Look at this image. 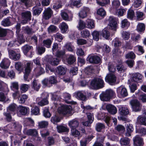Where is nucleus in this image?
Instances as JSON below:
<instances>
[{
  "label": "nucleus",
  "mask_w": 146,
  "mask_h": 146,
  "mask_svg": "<svg viewBox=\"0 0 146 146\" xmlns=\"http://www.w3.org/2000/svg\"><path fill=\"white\" fill-rule=\"evenodd\" d=\"M90 86L92 88L97 90L104 87V82L102 79L99 78H96L91 81Z\"/></svg>",
  "instance_id": "f257e3e1"
},
{
  "label": "nucleus",
  "mask_w": 146,
  "mask_h": 146,
  "mask_svg": "<svg viewBox=\"0 0 146 146\" xmlns=\"http://www.w3.org/2000/svg\"><path fill=\"white\" fill-rule=\"evenodd\" d=\"M115 95L114 92L111 90H107L105 92H102L100 95L101 100L103 101H108L111 97Z\"/></svg>",
  "instance_id": "f03ea898"
},
{
  "label": "nucleus",
  "mask_w": 146,
  "mask_h": 146,
  "mask_svg": "<svg viewBox=\"0 0 146 146\" xmlns=\"http://www.w3.org/2000/svg\"><path fill=\"white\" fill-rule=\"evenodd\" d=\"M72 109L70 106L62 105L59 107L58 109V112L64 115H71Z\"/></svg>",
  "instance_id": "7ed1b4c3"
},
{
  "label": "nucleus",
  "mask_w": 146,
  "mask_h": 146,
  "mask_svg": "<svg viewBox=\"0 0 146 146\" xmlns=\"http://www.w3.org/2000/svg\"><path fill=\"white\" fill-rule=\"evenodd\" d=\"M130 104L133 111L138 112L141 110L142 104L138 100L135 99L131 100Z\"/></svg>",
  "instance_id": "20e7f679"
},
{
  "label": "nucleus",
  "mask_w": 146,
  "mask_h": 146,
  "mask_svg": "<svg viewBox=\"0 0 146 146\" xmlns=\"http://www.w3.org/2000/svg\"><path fill=\"white\" fill-rule=\"evenodd\" d=\"M108 26L110 29L116 31L117 27L118 20L114 17L110 16L108 19Z\"/></svg>",
  "instance_id": "39448f33"
},
{
  "label": "nucleus",
  "mask_w": 146,
  "mask_h": 146,
  "mask_svg": "<svg viewBox=\"0 0 146 146\" xmlns=\"http://www.w3.org/2000/svg\"><path fill=\"white\" fill-rule=\"evenodd\" d=\"M21 15L22 19L21 23L23 24L27 23L28 21L31 20V15L30 11L23 12L21 13Z\"/></svg>",
  "instance_id": "423d86ee"
},
{
  "label": "nucleus",
  "mask_w": 146,
  "mask_h": 146,
  "mask_svg": "<svg viewBox=\"0 0 146 146\" xmlns=\"http://www.w3.org/2000/svg\"><path fill=\"white\" fill-rule=\"evenodd\" d=\"M117 92L118 96L120 98H124L128 95V93L126 89L122 86L117 88Z\"/></svg>",
  "instance_id": "0eeeda50"
},
{
  "label": "nucleus",
  "mask_w": 146,
  "mask_h": 146,
  "mask_svg": "<svg viewBox=\"0 0 146 146\" xmlns=\"http://www.w3.org/2000/svg\"><path fill=\"white\" fill-rule=\"evenodd\" d=\"M53 14V11L50 7L46 8L43 13V18L45 20H48L51 17Z\"/></svg>",
  "instance_id": "6e6552de"
},
{
  "label": "nucleus",
  "mask_w": 146,
  "mask_h": 146,
  "mask_svg": "<svg viewBox=\"0 0 146 146\" xmlns=\"http://www.w3.org/2000/svg\"><path fill=\"white\" fill-rule=\"evenodd\" d=\"M106 81L110 84L115 83L116 80V77L115 75L112 73H110L108 74L105 78Z\"/></svg>",
  "instance_id": "1a4fd4ad"
},
{
  "label": "nucleus",
  "mask_w": 146,
  "mask_h": 146,
  "mask_svg": "<svg viewBox=\"0 0 146 146\" xmlns=\"http://www.w3.org/2000/svg\"><path fill=\"white\" fill-rule=\"evenodd\" d=\"M17 114L19 115H25L27 114L29 111L28 107L20 106L18 108Z\"/></svg>",
  "instance_id": "9d476101"
},
{
  "label": "nucleus",
  "mask_w": 146,
  "mask_h": 146,
  "mask_svg": "<svg viewBox=\"0 0 146 146\" xmlns=\"http://www.w3.org/2000/svg\"><path fill=\"white\" fill-rule=\"evenodd\" d=\"M8 52L10 58L13 60H18L20 58L21 56L19 54L17 53L13 50H9Z\"/></svg>",
  "instance_id": "9b49d317"
},
{
  "label": "nucleus",
  "mask_w": 146,
  "mask_h": 146,
  "mask_svg": "<svg viewBox=\"0 0 146 146\" xmlns=\"http://www.w3.org/2000/svg\"><path fill=\"white\" fill-rule=\"evenodd\" d=\"M90 63L98 64L100 61V58L96 55H89L87 58Z\"/></svg>",
  "instance_id": "f8f14e48"
},
{
  "label": "nucleus",
  "mask_w": 146,
  "mask_h": 146,
  "mask_svg": "<svg viewBox=\"0 0 146 146\" xmlns=\"http://www.w3.org/2000/svg\"><path fill=\"white\" fill-rule=\"evenodd\" d=\"M133 141L136 146H142L144 144L142 139L138 135H136L133 138Z\"/></svg>",
  "instance_id": "ddd939ff"
},
{
  "label": "nucleus",
  "mask_w": 146,
  "mask_h": 146,
  "mask_svg": "<svg viewBox=\"0 0 146 146\" xmlns=\"http://www.w3.org/2000/svg\"><path fill=\"white\" fill-rule=\"evenodd\" d=\"M31 63L28 62L27 64L26 67L25 69L24 79L25 80H27L31 70V68L30 66Z\"/></svg>",
  "instance_id": "4468645a"
},
{
  "label": "nucleus",
  "mask_w": 146,
  "mask_h": 146,
  "mask_svg": "<svg viewBox=\"0 0 146 146\" xmlns=\"http://www.w3.org/2000/svg\"><path fill=\"white\" fill-rule=\"evenodd\" d=\"M90 11L89 9L87 7L83 8L79 13V16L82 19L86 17Z\"/></svg>",
  "instance_id": "2eb2a0df"
},
{
  "label": "nucleus",
  "mask_w": 146,
  "mask_h": 146,
  "mask_svg": "<svg viewBox=\"0 0 146 146\" xmlns=\"http://www.w3.org/2000/svg\"><path fill=\"white\" fill-rule=\"evenodd\" d=\"M106 108L109 113L112 114H114L117 112V110L114 106L111 104H108Z\"/></svg>",
  "instance_id": "dca6fc26"
},
{
  "label": "nucleus",
  "mask_w": 146,
  "mask_h": 146,
  "mask_svg": "<svg viewBox=\"0 0 146 146\" xmlns=\"http://www.w3.org/2000/svg\"><path fill=\"white\" fill-rule=\"evenodd\" d=\"M76 97L78 99L82 101H85L87 100V97L82 91H79L75 93Z\"/></svg>",
  "instance_id": "f3484780"
},
{
  "label": "nucleus",
  "mask_w": 146,
  "mask_h": 146,
  "mask_svg": "<svg viewBox=\"0 0 146 146\" xmlns=\"http://www.w3.org/2000/svg\"><path fill=\"white\" fill-rule=\"evenodd\" d=\"M68 125L71 129L76 128L79 125V122L76 119L72 120L68 122Z\"/></svg>",
  "instance_id": "a211bd4d"
},
{
  "label": "nucleus",
  "mask_w": 146,
  "mask_h": 146,
  "mask_svg": "<svg viewBox=\"0 0 146 146\" xmlns=\"http://www.w3.org/2000/svg\"><path fill=\"white\" fill-rule=\"evenodd\" d=\"M10 64L9 61L7 58L4 59L0 64L1 67L3 69L7 68Z\"/></svg>",
  "instance_id": "6ab92c4d"
},
{
  "label": "nucleus",
  "mask_w": 146,
  "mask_h": 146,
  "mask_svg": "<svg viewBox=\"0 0 146 146\" xmlns=\"http://www.w3.org/2000/svg\"><path fill=\"white\" fill-rule=\"evenodd\" d=\"M142 75L139 73L133 74L132 75L131 81L135 82H138L142 79Z\"/></svg>",
  "instance_id": "aec40b11"
},
{
  "label": "nucleus",
  "mask_w": 146,
  "mask_h": 146,
  "mask_svg": "<svg viewBox=\"0 0 146 146\" xmlns=\"http://www.w3.org/2000/svg\"><path fill=\"white\" fill-rule=\"evenodd\" d=\"M133 125L130 124L127 125L126 127V132L125 135L127 136H130L131 135V133L133 132Z\"/></svg>",
  "instance_id": "412c9836"
},
{
  "label": "nucleus",
  "mask_w": 146,
  "mask_h": 146,
  "mask_svg": "<svg viewBox=\"0 0 146 146\" xmlns=\"http://www.w3.org/2000/svg\"><path fill=\"white\" fill-rule=\"evenodd\" d=\"M57 130L59 133L68 132L69 129L66 127L60 125L57 126Z\"/></svg>",
  "instance_id": "4be33fe9"
},
{
  "label": "nucleus",
  "mask_w": 146,
  "mask_h": 146,
  "mask_svg": "<svg viewBox=\"0 0 146 146\" xmlns=\"http://www.w3.org/2000/svg\"><path fill=\"white\" fill-rule=\"evenodd\" d=\"M60 15L63 19L65 21H70L72 20V17H69L67 13L63 11H61Z\"/></svg>",
  "instance_id": "5701e85b"
},
{
  "label": "nucleus",
  "mask_w": 146,
  "mask_h": 146,
  "mask_svg": "<svg viewBox=\"0 0 146 146\" xmlns=\"http://www.w3.org/2000/svg\"><path fill=\"white\" fill-rule=\"evenodd\" d=\"M86 28L89 29H92L95 27L94 21L90 19H88L86 20Z\"/></svg>",
  "instance_id": "b1692460"
},
{
  "label": "nucleus",
  "mask_w": 146,
  "mask_h": 146,
  "mask_svg": "<svg viewBox=\"0 0 146 146\" xmlns=\"http://www.w3.org/2000/svg\"><path fill=\"white\" fill-rule=\"evenodd\" d=\"M119 113L122 115H125L128 114L129 110L127 107H121L119 109Z\"/></svg>",
  "instance_id": "393cba45"
},
{
  "label": "nucleus",
  "mask_w": 146,
  "mask_h": 146,
  "mask_svg": "<svg viewBox=\"0 0 146 146\" xmlns=\"http://www.w3.org/2000/svg\"><path fill=\"white\" fill-rule=\"evenodd\" d=\"M96 1L97 4L102 6H106L110 3V0H96Z\"/></svg>",
  "instance_id": "a878e982"
},
{
  "label": "nucleus",
  "mask_w": 146,
  "mask_h": 146,
  "mask_svg": "<svg viewBox=\"0 0 146 146\" xmlns=\"http://www.w3.org/2000/svg\"><path fill=\"white\" fill-rule=\"evenodd\" d=\"M77 27L79 30H81L86 27V25L83 21L80 20Z\"/></svg>",
  "instance_id": "bb28decb"
},
{
  "label": "nucleus",
  "mask_w": 146,
  "mask_h": 146,
  "mask_svg": "<svg viewBox=\"0 0 146 146\" xmlns=\"http://www.w3.org/2000/svg\"><path fill=\"white\" fill-rule=\"evenodd\" d=\"M17 108V106L15 104H12L7 107V110L8 112H14L16 110Z\"/></svg>",
  "instance_id": "cd10ccee"
},
{
  "label": "nucleus",
  "mask_w": 146,
  "mask_h": 146,
  "mask_svg": "<svg viewBox=\"0 0 146 146\" xmlns=\"http://www.w3.org/2000/svg\"><path fill=\"white\" fill-rule=\"evenodd\" d=\"M145 25L143 23H139L137 26L136 30L139 32H142L145 30Z\"/></svg>",
  "instance_id": "c85d7f7f"
},
{
  "label": "nucleus",
  "mask_w": 146,
  "mask_h": 146,
  "mask_svg": "<svg viewBox=\"0 0 146 146\" xmlns=\"http://www.w3.org/2000/svg\"><path fill=\"white\" fill-rule=\"evenodd\" d=\"M64 47L68 51L72 52L74 50V46L71 42H67L64 45Z\"/></svg>",
  "instance_id": "c756f323"
},
{
  "label": "nucleus",
  "mask_w": 146,
  "mask_h": 146,
  "mask_svg": "<svg viewBox=\"0 0 146 146\" xmlns=\"http://www.w3.org/2000/svg\"><path fill=\"white\" fill-rule=\"evenodd\" d=\"M137 121L139 123L146 125V117L139 116L137 118Z\"/></svg>",
  "instance_id": "7c9ffc66"
},
{
  "label": "nucleus",
  "mask_w": 146,
  "mask_h": 146,
  "mask_svg": "<svg viewBox=\"0 0 146 146\" xmlns=\"http://www.w3.org/2000/svg\"><path fill=\"white\" fill-rule=\"evenodd\" d=\"M58 72L60 75H63L66 74V69L61 66H59L57 67Z\"/></svg>",
  "instance_id": "2f4dec72"
},
{
  "label": "nucleus",
  "mask_w": 146,
  "mask_h": 146,
  "mask_svg": "<svg viewBox=\"0 0 146 146\" xmlns=\"http://www.w3.org/2000/svg\"><path fill=\"white\" fill-rule=\"evenodd\" d=\"M27 134L32 136H35L38 134V131L36 129H29L26 131Z\"/></svg>",
  "instance_id": "473e14b6"
},
{
  "label": "nucleus",
  "mask_w": 146,
  "mask_h": 146,
  "mask_svg": "<svg viewBox=\"0 0 146 146\" xmlns=\"http://www.w3.org/2000/svg\"><path fill=\"white\" fill-rule=\"evenodd\" d=\"M17 40L20 44L24 43L25 40L24 38L23 35L22 33H17Z\"/></svg>",
  "instance_id": "72a5a7b5"
},
{
  "label": "nucleus",
  "mask_w": 146,
  "mask_h": 146,
  "mask_svg": "<svg viewBox=\"0 0 146 146\" xmlns=\"http://www.w3.org/2000/svg\"><path fill=\"white\" fill-rule=\"evenodd\" d=\"M31 114L35 115H37L40 113V110L39 108L36 106L33 108L31 111Z\"/></svg>",
  "instance_id": "f704fd0d"
},
{
  "label": "nucleus",
  "mask_w": 146,
  "mask_h": 146,
  "mask_svg": "<svg viewBox=\"0 0 146 146\" xmlns=\"http://www.w3.org/2000/svg\"><path fill=\"white\" fill-rule=\"evenodd\" d=\"M95 128L97 131L100 132L102 129L105 128V125L102 123H98L96 124Z\"/></svg>",
  "instance_id": "c9c22d12"
},
{
  "label": "nucleus",
  "mask_w": 146,
  "mask_h": 146,
  "mask_svg": "<svg viewBox=\"0 0 146 146\" xmlns=\"http://www.w3.org/2000/svg\"><path fill=\"white\" fill-rule=\"evenodd\" d=\"M40 86V85L38 83L36 80H34L32 82V88L36 91H38Z\"/></svg>",
  "instance_id": "e433bc0d"
},
{
  "label": "nucleus",
  "mask_w": 146,
  "mask_h": 146,
  "mask_svg": "<svg viewBox=\"0 0 146 146\" xmlns=\"http://www.w3.org/2000/svg\"><path fill=\"white\" fill-rule=\"evenodd\" d=\"M60 29L62 33H64L67 31L68 26L64 22H62L60 25Z\"/></svg>",
  "instance_id": "4c0bfd02"
},
{
  "label": "nucleus",
  "mask_w": 146,
  "mask_h": 146,
  "mask_svg": "<svg viewBox=\"0 0 146 146\" xmlns=\"http://www.w3.org/2000/svg\"><path fill=\"white\" fill-rule=\"evenodd\" d=\"M15 68L19 71H21L23 69V63L20 62H17L15 63Z\"/></svg>",
  "instance_id": "58836bf2"
},
{
  "label": "nucleus",
  "mask_w": 146,
  "mask_h": 146,
  "mask_svg": "<svg viewBox=\"0 0 146 146\" xmlns=\"http://www.w3.org/2000/svg\"><path fill=\"white\" fill-rule=\"evenodd\" d=\"M130 140L129 139L126 138H123L120 140V142L122 145H126L129 144Z\"/></svg>",
  "instance_id": "ea45409f"
},
{
  "label": "nucleus",
  "mask_w": 146,
  "mask_h": 146,
  "mask_svg": "<svg viewBox=\"0 0 146 146\" xmlns=\"http://www.w3.org/2000/svg\"><path fill=\"white\" fill-rule=\"evenodd\" d=\"M11 23L9 19V17H7L3 20L1 22V25L5 27L9 26L10 25Z\"/></svg>",
  "instance_id": "a19ab883"
},
{
  "label": "nucleus",
  "mask_w": 146,
  "mask_h": 146,
  "mask_svg": "<svg viewBox=\"0 0 146 146\" xmlns=\"http://www.w3.org/2000/svg\"><path fill=\"white\" fill-rule=\"evenodd\" d=\"M81 33L82 37L84 38L88 37L90 35V32L87 30L82 31L81 32Z\"/></svg>",
  "instance_id": "79ce46f5"
},
{
  "label": "nucleus",
  "mask_w": 146,
  "mask_h": 146,
  "mask_svg": "<svg viewBox=\"0 0 146 146\" xmlns=\"http://www.w3.org/2000/svg\"><path fill=\"white\" fill-rule=\"evenodd\" d=\"M32 47L28 45H25L22 48V50L25 54H26Z\"/></svg>",
  "instance_id": "37998d69"
},
{
  "label": "nucleus",
  "mask_w": 146,
  "mask_h": 146,
  "mask_svg": "<svg viewBox=\"0 0 146 146\" xmlns=\"http://www.w3.org/2000/svg\"><path fill=\"white\" fill-rule=\"evenodd\" d=\"M23 29L25 32L28 35H31L35 33L31 28H29L28 26L24 27Z\"/></svg>",
  "instance_id": "c03bdc74"
},
{
  "label": "nucleus",
  "mask_w": 146,
  "mask_h": 146,
  "mask_svg": "<svg viewBox=\"0 0 146 146\" xmlns=\"http://www.w3.org/2000/svg\"><path fill=\"white\" fill-rule=\"evenodd\" d=\"M33 14L35 15H38L41 12L42 9L40 7L36 6L34 7L33 8Z\"/></svg>",
  "instance_id": "a18cd8bd"
},
{
  "label": "nucleus",
  "mask_w": 146,
  "mask_h": 146,
  "mask_svg": "<svg viewBox=\"0 0 146 146\" xmlns=\"http://www.w3.org/2000/svg\"><path fill=\"white\" fill-rule=\"evenodd\" d=\"M136 17L138 20H141L144 19L143 13L139 11H137L136 13Z\"/></svg>",
  "instance_id": "49530a36"
},
{
  "label": "nucleus",
  "mask_w": 146,
  "mask_h": 146,
  "mask_svg": "<svg viewBox=\"0 0 146 146\" xmlns=\"http://www.w3.org/2000/svg\"><path fill=\"white\" fill-rule=\"evenodd\" d=\"M71 133L72 135L75 137H78L80 136V133L76 128L71 129Z\"/></svg>",
  "instance_id": "de8ad7c7"
},
{
  "label": "nucleus",
  "mask_w": 146,
  "mask_h": 146,
  "mask_svg": "<svg viewBox=\"0 0 146 146\" xmlns=\"http://www.w3.org/2000/svg\"><path fill=\"white\" fill-rule=\"evenodd\" d=\"M125 10L123 9H119L117 10L116 14L118 17H120L123 15L125 12Z\"/></svg>",
  "instance_id": "09e8293b"
},
{
  "label": "nucleus",
  "mask_w": 146,
  "mask_h": 146,
  "mask_svg": "<svg viewBox=\"0 0 146 146\" xmlns=\"http://www.w3.org/2000/svg\"><path fill=\"white\" fill-rule=\"evenodd\" d=\"M102 35L104 37L107 39L110 36V33L106 29H104L102 31Z\"/></svg>",
  "instance_id": "8fccbe9b"
},
{
  "label": "nucleus",
  "mask_w": 146,
  "mask_h": 146,
  "mask_svg": "<svg viewBox=\"0 0 146 146\" xmlns=\"http://www.w3.org/2000/svg\"><path fill=\"white\" fill-rule=\"evenodd\" d=\"M28 96L26 94L22 95L20 98H19V103L20 104H24Z\"/></svg>",
  "instance_id": "3c124183"
},
{
  "label": "nucleus",
  "mask_w": 146,
  "mask_h": 146,
  "mask_svg": "<svg viewBox=\"0 0 146 146\" xmlns=\"http://www.w3.org/2000/svg\"><path fill=\"white\" fill-rule=\"evenodd\" d=\"M142 1L141 0H133V6L135 8H138L141 5Z\"/></svg>",
  "instance_id": "603ef678"
},
{
  "label": "nucleus",
  "mask_w": 146,
  "mask_h": 146,
  "mask_svg": "<svg viewBox=\"0 0 146 146\" xmlns=\"http://www.w3.org/2000/svg\"><path fill=\"white\" fill-rule=\"evenodd\" d=\"M121 24L122 27L124 28L128 27L130 25V23L127 19H125L122 21Z\"/></svg>",
  "instance_id": "864d4df0"
},
{
  "label": "nucleus",
  "mask_w": 146,
  "mask_h": 146,
  "mask_svg": "<svg viewBox=\"0 0 146 146\" xmlns=\"http://www.w3.org/2000/svg\"><path fill=\"white\" fill-rule=\"evenodd\" d=\"M93 39L96 41H98L99 39V33L97 31H94L92 33Z\"/></svg>",
  "instance_id": "5fc2aeb1"
},
{
  "label": "nucleus",
  "mask_w": 146,
  "mask_h": 146,
  "mask_svg": "<svg viewBox=\"0 0 146 146\" xmlns=\"http://www.w3.org/2000/svg\"><path fill=\"white\" fill-rule=\"evenodd\" d=\"M29 86V85L26 84H23L20 86V89L24 92H25L27 91Z\"/></svg>",
  "instance_id": "6e6d98bb"
},
{
  "label": "nucleus",
  "mask_w": 146,
  "mask_h": 146,
  "mask_svg": "<svg viewBox=\"0 0 146 146\" xmlns=\"http://www.w3.org/2000/svg\"><path fill=\"white\" fill-rule=\"evenodd\" d=\"M94 70L93 67L92 66H89L85 69L84 72L87 74H90L93 72Z\"/></svg>",
  "instance_id": "4d7b16f0"
},
{
  "label": "nucleus",
  "mask_w": 146,
  "mask_h": 146,
  "mask_svg": "<svg viewBox=\"0 0 146 146\" xmlns=\"http://www.w3.org/2000/svg\"><path fill=\"white\" fill-rule=\"evenodd\" d=\"M134 16V11L131 9H129L127 14V18L130 19H132Z\"/></svg>",
  "instance_id": "13d9d810"
},
{
  "label": "nucleus",
  "mask_w": 146,
  "mask_h": 146,
  "mask_svg": "<svg viewBox=\"0 0 146 146\" xmlns=\"http://www.w3.org/2000/svg\"><path fill=\"white\" fill-rule=\"evenodd\" d=\"M60 121V118L56 115L52 117L51 119V121L54 124L59 122Z\"/></svg>",
  "instance_id": "bf43d9fd"
},
{
  "label": "nucleus",
  "mask_w": 146,
  "mask_h": 146,
  "mask_svg": "<svg viewBox=\"0 0 146 146\" xmlns=\"http://www.w3.org/2000/svg\"><path fill=\"white\" fill-rule=\"evenodd\" d=\"M43 115L46 118H49L51 116V114L49 111L48 109L45 108L43 111Z\"/></svg>",
  "instance_id": "052dcab7"
},
{
  "label": "nucleus",
  "mask_w": 146,
  "mask_h": 146,
  "mask_svg": "<svg viewBox=\"0 0 146 146\" xmlns=\"http://www.w3.org/2000/svg\"><path fill=\"white\" fill-rule=\"evenodd\" d=\"M39 126L41 128H45L47 127L48 125V122L46 121H42L38 122Z\"/></svg>",
  "instance_id": "680f3d73"
},
{
  "label": "nucleus",
  "mask_w": 146,
  "mask_h": 146,
  "mask_svg": "<svg viewBox=\"0 0 146 146\" xmlns=\"http://www.w3.org/2000/svg\"><path fill=\"white\" fill-rule=\"evenodd\" d=\"M76 60V58L74 56L72 55H70L68 59V64H71L74 63Z\"/></svg>",
  "instance_id": "e2e57ef3"
},
{
  "label": "nucleus",
  "mask_w": 146,
  "mask_h": 146,
  "mask_svg": "<svg viewBox=\"0 0 146 146\" xmlns=\"http://www.w3.org/2000/svg\"><path fill=\"white\" fill-rule=\"evenodd\" d=\"M7 31L6 29H3L0 27V37L5 36L7 34Z\"/></svg>",
  "instance_id": "0e129e2a"
},
{
  "label": "nucleus",
  "mask_w": 146,
  "mask_h": 146,
  "mask_svg": "<svg viewBox=\"0 0 146 146\" xmlns=\"http://www.w3.org/2000/svg\"><path fill=\"white\" fill-rule=\"evenodd\" d=\"M117 69L118 71L120 73L124 72L125 70L124 66L121 64H119L117 65Z\"/></svg>",
  "instance_id": "69168bd1"
},
{
  "label": "nucleus",
  "mask_w": 146,
  "mask_h": 146,
  "mask_svg": "<svg viewBox=\"0 0 146 146\" xmlns=\"http://www.w3.org/2000/svg\"><path fill=\"white\" fill-rule=\"evenodd\" d=\"M125 57L126 58L134 59L135 57V54L132 52H130L127 53Z\"/></svg>",
  "instance_id": "338daca9"
},
{
  "label": "nucleus",
  "mask_w": 146,
  "mask_h": 146,
  "mask_svg": "<svg viewBox=\"0 0 146 146\" xmlns=\"http://www.w3.org/2000/svg\"><path fill=\"white\" fill-rule=\"evenodd\" d=\"M112 42L115 47H118L121 45V42L117 38L115 39Z\"/></svg>",
  "instance_id": "774afa93"
}]
</instances>
